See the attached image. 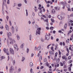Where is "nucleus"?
Listing matches in <instances>:
<instances>
[{"label": "nucleus", "instance_id": "f257e3e1", "mask_svg": "<svg viewBox=\"0 0 73 73\" xmlns=\"http://www.w3.org/2000/svg\"><path fill=\"white\" fill-rule=\"evenodd\" d=\"M41 28L39 27L37 29V30L36 31V35H40V31H41Z\"/></svg>", "mask_w": 73, "mask_h": 73}, {"label": "nucleus", "instance_id": "f03ea898", "mask_svg": "<svg viewBox=\"0 0 73 73\" xmlns=\"http://www.w3.org/2000/svg\"><path fill=\"white\" fill-rule=\"evenodd\" d=\"M14 67L13 66H11L9 68V73H13V71L14 70Z\"/></svg>", "mask_w": 73, "mask_h": 73}, {"label": "nucleus", "instance_id": "7ed1b4c3", "mask_svg": "<svg viewBox=\"0 0 73 73\" xmlns=\"http://www.w3.org/2000/svg\"><path fill=\"white\" fill-rule=\"evenodd\" d=\"M9 50L11 54H14V50L12 48H9Z\"/></svg>", "mask_w": 73, "mask_h": 73}, {"label": "nucleus", "instance_id": "20e7f679", "mask_svg": "<svg viewBox=\"0 0 73 73\" xmlns=\"http://www.w3.org/2000/svg\"><path fill=\"white\" fill-rule=\"evenodd\" d=\"M13 42H16V41L14 40H13L12 38H11L10 40V44H13Z\"/></svg>", "mask_w": 73, "mask_h": 73}, {"label": "nucleus", "instance_id": "39448f33", "mask_svg": "<svg viewBox=\"0 0 73 73\" xmlns=\"http://www.w3.org/2000/svg\"><path fill=\"white\" fill-rule=\"evenodd\" d=\"M50 38V37L49 35H46L45 36V40H49Z\"/></svg>", "mask_w": 73, "mask_h": 73}, {"label": "nucleus", "instance_id": "423d86ee", "mask_svg": "<svg viewBox=\"0 0 73 73\" xmlns=\"http://www.w3.org/2000/svg\"><path fill=\"white\" fill-rule=\"evenodd\" d=\"M58 19L60 20H61L62 19V16H61V15H58Z\"/></svg>", "mask_w": 73, "mask_h": 73}, {"label": "nucleus", "instance_id": "0eeeda50", "mask_svg": "<svg viewBox=\"0 0 73 73\" xmlns=\"http://www.w3.org/2000/svg\"><path fill=\"white\" fill-rule=\"evenodd\" d=\"M11 30L12 32V33H14L15 32V28L13 27V26H12L11 27Z\"/></svg>", "mask_w": 73, "mask_h": 73}, {"label": "nucleus", "instance_id": "6e6552de", "mask_svg": "<svg viewBox=\"0 0 73 73\" xmlns=\"http://www.w3.org/2000/svg\"><path fill=\"white\" fill-rule=\"evenodd\" d=\"M62 58L64 60H65V61H67V57L66 56H62Z\"/></svg>", "mask_w": 73, "mask_h": 73}, {"label": "nucleus", "instance_id": "1a4fd4ad", "mask_svg": "<svg viewBox=\"0 0 73 73\" xmlns=\"http://www.w3.org/2000/svg\"><path fill=\"white\" fill-rule=\"evenodd\" d=\"M49 52L50 53V56H52V55H54V53L52 52V51H50Z\"/></svg>", "mask_w": 73, "mask_h": 73}, {"label": "nucleus", "instance_id": "9d476101", "mask_svg": "<svg viewBox=\"0 0 73 73\" xmlns=\"http://www.w3.org/2000/svg\"><path fill=\"white\" fill-rule=\"evenodd\" d=\"M29 66L30 67H33V64L32 62H30L29 64Z\"/></svg>", "mask_w": 73, "mask_h": 73}, {"label": "nucleus", "instance_id": "9b49d317", "mask_svg": "<svg viewBox=\"0 0 73 73\" xmlns=\"http://www.w3.org/2000/svg\"><path fill=\"white\" fill-rule=\"evenodd\" d=\"M24 45H25L24 43H23L21 45L20 47V48H21V49H23V47H24Z\"/></svg>", "mask_w": 73, "mask_h": 73}, {"label": "nucleus", "instance_id": "f8f14e48", "mask_svg": "<svg viewBox=\"0 0 73 73\" xmlns=\"http://www.w3.org/2000/svg\"><path fill=\"white\" fill-rule=\"evenodd\" d=\"M56 10H57V11H58V10H60V8L59 7H55L54 8Z\"/></svg>", "mask_w": 73, "mask_h": 73}, {"label": "nucleus", "instance_id": "ddd939ff", "mask_svg": "<svg viewBox=\"0 0 73 73\" xmlns=\"http://www.w3.org/2000/svg\"><path fill=\"white\" fill-rule=\"evenodd\" d=\"M8 48L6 49V48H4L3 49V51L5 53H6V52H7L8 51Z\"/></svg>", "mask_w": 73, "mask_h": 73}, {"label": "nucleus", "instance_id": "4468645a", "mask_svg": "<svg viewBox=\"0 0 73 73\" xmlns=\"http://www.w3.org/2000/svg\"><path fill=\"white\" fill-rule=\"evenodd\" d=\"M5 28H6V29L7 31H9V27H8V26L7 25H6Z\"/></svg>", "mask_w": 73, "mask_h": 73}, {"label": "nucleus", "instance_id": "2eb2a0df", "mask_svg": "<svg viewBox=\"0 0 73 73\" xmlns=\"http://www.w3.org/2000/svg\"><path fill=\"white\" fill-rule=\"evenodd\" d=\"M17 39V40H20V36L18 35H17L16 36Z\"/></svg>", "mask_w": 73, "mask_h": 73}, {"label": "nucleus", "instance_id": "dca6fc26", "mask_svg": "<svg viewBox=\"0 0 73 73\" xmlns=\"http://www.w3.org/2000/svg\"><path fill=\"white\" fill-rule=\"evenodd\" d=\"M7 35L8 37L11 36H12V34H11V32H9V33L7 34Z\"/></svg>", "mask_w": 73, "mask_h": 73}, {"label": "nucleus", "instance_id": "f3484780", "mask_svg": "<svg viewBox=\"0 0 73 73\" xmlns=\"http://www.w3.org/2000/svg\"><path fill=\"white\" fill-rule=\"evenodd\" d=\"M22 5V4H21V3H19L17 5L18 7H21Z\"/></svg>", "mask_w": 73, "mask_h": 73}, {"label": "nucleus", "instance_id": "a211bd4d", "mask_svg": "<svg viewBox=\"0 0 73 73\" xmlns=\"http://www.w3.org/2000/svg\"><path fill=\"white\" fill-rule=\"evenodd\" d=\"M14 47L15 49H17V45L16 44H14Z\"/></svg>", "mask_w": 73, "mask_h": 73}, {"label": "nucleus", "instance_id": "6ab92c4d", "mask_svg": "<svg viewBox=\"0 0 73 73\" xmlns=\"http://www.w3.org/2000/svg\"><path fill=\"white\" fill-rule=\"evenodd\" d=\"M51 12H52V13H55V10L54 9L52 10Z\"/></svg>", "mask_w": 73, "mask_h": 73}, {"label": "nucleus", "instance_id": "aec40b11", "mask_svg": "<svg viewBox=\"0 0 73 73\" xmlns=\"http://www.w3.org/2000/svg\"><path fill=\"white\" fill-rule=\"evenodd\" d=\"M26 16H28V10H27V9L26 10Z\"/></svg>", "mask_w": 73, "mask_h": 73}, {"label": "nucleus", "instance_id": "412c9836", "mask_svg": "<svg viewBox=\"0 0 73 73\" xmlns=\"http://www.w3.org/2000/svg\"><path fill=\"white\" fill-rule=\"evenodd\" d=\"M38 15L39 16H42V13L39 12L38 13Z\"/></svg>", "mask_w": 73, "mask_h": 73}, {"label": "nucleus", "instance_id": "4be33fe9", "mask_svg": "<svg viewBox=\"0 0 73 73\" xmlns=\"http://www.w3.org/2000/svg\"><path fill=\"white\" fill-rule=\"evenodd\" d=\"M38 9L40 10V12L41 13V12H42V10H41V8L38 7Z\"/></svg>", "mask_w": 73, "mask_h": 73}, {"label": "nucleus", "instance_id": "5701e85b", "mask_svg": "<svg viewBox=\"0 0 73 73\" xmlns=\"http://www.w3.org/2000/svg\"><path fill=\"white\" fill-rule=\"evenodd\" d=\"M15 29L16 32H17L18 31V27H17V26L15 27Z\"/></svg>", "mask_w": 73, "mask_h": 73}, {"label": "nucleus", "instance_id": "b1692460", "mask_svg": "<svg viewBox=\"0 0 73 73\" xmlns=\"http://www.w3.org/2000/svg\"><path fill=\"white\" fill-rule=\"evenodd\" d=\"M25 60V58L24 57H23L21 61L23 62Z\"/></svg>", "mask_w": 73, "mask_h": 73}, {"label": "nucleus", "instance_id": "393cba45", "mask_svg": "<svg viewBox=\"0 0 73 73\" xmlns=\"http://www.w3.org/2000/svg\"><path fill=\"white\" fill-rule=\"evenodd\" d=\"M21 72V68H19L18 70V73H20Z\"/></svg>", "mask_w": 73, "mask_h": 73}, {"label": "nucleus", "instance_id": "a878e982", "mask_svg": "<svg viewBox=\"0 0 73 73\" xmlns=\"http://www.w3.org/2000/svg\"><path fill=\"white\" fill-rule=\"evenodd\" d=\"M51 22L52 23H54V19H51Z\"/></svg>", "mask_w": 73, "mask_h": 73}, {"label": "nucleus", "instance_id": "bb28decb", "mask_svg": "<svg viewBox=\"0 0 73 73\" xmlns=\"http://www.w3.org/2000/svg\"><path fill=\"white\" fill-rule=\"evenodd\" d=\"M6 53L7 55H9V54H10V53H9V52L7 51V52Z\"/></svg>", "mask_w": 73, "mask_h": 73}, {"label": "nucleus", "instance_id": "cd10ccee", "mask_svg": "<svg viewBox=\"0 0 73 73\" xmlns=\"http://www.w3.org/2000/svg\"><path fill=\"white\" fill-rule=\"evenodd\" d=\"M49 68H50V69H49V70L50 71H52V66H50L49 67Z\"/></svg>", "mask_w": 73, "mask_h": 73}, {"label": "nucleus", "instance_id": "c85d7f7f", "mask_svg": "<svg viewBox=\"0 0 73 73\" xmlns=\"http://www.w3.org/2000/svg\"><path fill=\"white\" fill-rule=\"evenodd\" d=\"M41 46H39L37 50H40V49H41Z\"/></svg>", "mask_w": 73, "mask_h": 73}, {"label": "nucleus", "instance_id": "c756f323", "mask_svg": "<svg viewBox=\"0 0 73 73\" xmlns=\"http://www.w3.org/2000/svg\"><path fill=\"white\" fill-rule=\"evenodd\" d=\"M51 49L52 50V52H54V50L53 49V47H51Z\"/></svg>", "mask_w": 73, "mask_h": 73}, {"label": "nucleus", "instance_id": "7c9ffc66", "mask_svg": "<svg viewBox=\"0 0 73 73\" xmlns=\"http://www.w3.org/2000/svg\"><path fill=\"white\" fill-rule=\"evenodd\" d=\"M59 61H60V58H59L58 59L56 60V62H57V63H58Z\"/></svg>", "mask_w": 73, "mask_h": 73}, {"label": "nucleus", "instance_id": "2f4dec72", "mask_svg": "<svg viewBox=\"0 0 73 73\" xmlns=\"http://www.w3.org/2000/svg\"><path fill=\"white\" fill-rule=\"evenodd\" d=\"M29 39H30V40H31V38H32V35H30L29 36Z\"/></svg>", "mask_w": 73, "mask_h": 73}, {"label": "nucleus", "instance_id": "473e14b6", "mask_svg": "<svg viewBox=\"0 0 73 73\" xmlns=\"http://www.w3.org/2000/svg\"><path fill=\"white\" fill-rule=\"evenodd\" d=\"M64 28L65 29H66V27H67V24H65L64 25Z\"/></svg>", "mask_w": 73, "mask_h": 73}, {"label": "nucleus", "instance_id": "72a5a7b5", "mask_svg": "<svg viewBox=\"0 0 73 73\" xmlns=\"http://www.w3.org/2000/svg\"><path fill=\"white\" fill-rule=\"evenodd\" d=\"M34 56V54L33 53H32L31 54V57H33V56Z\"/></svg>", "mask_w": 73, "mask_h": 73}, {"label": "nucleus", "instance_id": "f704fd0d", "mask_svg": "<svg viewBox=\"0 0 73 73\" xmlns=\"http://www.w3.org/2000/svg\"><path fill=\"white\" fill-rule=\"evenodd\" d=\"M72 60H70L68 61V63L69 64H70V63H72Z\"/></svg>", "mask_w": 73, "mask_h": 73}, {"label": "nucleus", "instance_id": "c9c22d12", "mask_svg": "<svg viewBox=\"0 0 73 73\" xmlns=\"http://www.w3.org/2000/svg\"><path fill=\"white\" fill-rule=\"evenodd\" d=\"M41 40L42 42H44V39H43V38H41Z\"/></svg>", "mask_w": 73, "mask_h": 73}, {"label": "nucleus", "instance_id": "e433bc0d", "mask_svg": "<svg viewBox=\"0 0 73 73\" xmlns=\"http://www.w3.org/2000/svg\"><path fill=\"white\" fill-rule=\"evenodd\" d=\"M29 50V48H27V53H28Z\"/></svg>", "mask_w": 73, "mask_h": 73}, {"label": "nucleus", "instance_id": "4c0bfd02", "mask_svg": "<svg viewBox=\"0 0 73 73\" xmlns=\"http://www.w3.org/2000/svg\"><path fill=\"white\" fill-rule=\"evenodd\" d=\"M13 65H15V60H14L13 61Z\"/></svg>", "mask_w": 73, "mask_h": 73}, {"label": "nucleus", "instance_id": "58836bf2", "mask_svg": "<svg viewBox=\"0 0 73 73\" xmlns=\"http://www.w3.org/2000/svg\"><path fill=\"white\" fill-rule=\"evenodd\" d=\"M60 65H61V66H63L64 64H63V63H62L60 62Z\"/></svg>", "mask_w": 73, "mask_h": 73}, {"label": "nucleus", "instance_id": "ea45409f", "mask_svg": "<svg viewBox=\"0 0 73 73\" xmlns=\"http://www.w3.org/2000/svg\"><path fill=\"white\" fill-rule=\"evenodd\" d=\"M44 21L45 22L46 21V22L47 23H48V19H47L46 20H44Z\"/></svg>", "mask_w": 73, "mask_h": 73}, {"label": "nucleus", "instance_id": "a19ab883", "mask_svg": "<svg viewBox=\"0 0 73 73\" xmlns=\"http://www.w3.org/2000/svg\"><path fill=\"white\" fill-rule=\"evenodd\" d=\"M58 54V53L57 52H56L55 54V57H57V54Z\"/></svg>", "mask_w": 73, "mask_h": 73}, {"label": "nucleus", "instance_id": "79ce46f5", "mask_svg": "<svg viewBox=\"0 0 73 73\" xmlns=\"http://www.w3.org/2000/svg\"><path fill=\"white\" fill-rule=\"evenodd\" d=\"M68 11H70V12L72 11V10H71V9H70L69 8H68Z\"/></svg>", "mask_w": 73, "mask_h": 73}, {"label": "nucleus", "instance_id": "37998d69", "mask_svg": "<svg viewBox=\"0 0 73 73\" xmlns=\"http://www.w3.org/2000/svg\"><path fill=\"white\" fill-rule=\"evenodd\" d=\"M7 4H9V0H7Z\"/></svg>", "mask_w": 73, "mask_h": 73}, {"label": "nucleus", "instance_id": "c03bdc74", "mask_svg": "<svg viewBox=\"0 0 73 73\" xmlns=\"http://www.w3.org/2000/svg\"><path fill=\"white\" fill-rule=\"evenodd\" d=\"M42 60V56H40L39 58V61H41Z\"/></svg>", "mask_w": 73, "mask_h": 73}, {"label": "nucleus", "instance_id": "a18cd8bd", "mask_svg": "<svg viewBox=\"0 0 73 73\" xmlns=\"http://www.w3.org/2000/svg\"><path fill=\"white\" fill-rule=\"evenodd\" d=\"M17 4L16 3H14V5L13 6V7H15V6H16Z\"/></svg>", "mask_w": 73, "mask_h": 73}, {"label": "nucleus", "instance_id": "49530a36", "mask_svg": "<svg viewBox=\"0 0 73 73\" xmlns=\"http://www.w3.org/2000/svg\"><path fill=\"white\" fill-rule=\"evenodd\" d=\"M1 58H2V59H4L5 58V56H2L1 57Z\"/></svg>", "mask_w": 73, "mask_h": 73}, {"label": "nucleus", "instance_id": "de8ad7c7", "mask_svg": "<svg viewBox=\"0 0 73 73\" xmlns=\"http://www.w3.org/2000/svg\"><path fill=\"white\" fill-rule=\"evenodd\" d=\"M68 70L69 71H71V67H69L68 68Z\"/></svg>", "mask_w": 73, "mask_h": 73}, {"label": "nucleus", "instance_id": "09e8293b", "mask_svg": "<svg viewBox=\"0 0 73 73\" xmlns=\"http://www.w3.org/2000/svg\"><path fill=\"white\" fill-rule=\"evenodd\" d=\"M54 27H50V29H53V28Z\"/></svg>", "mask_w": 73, "mask_h": 73}, {"label": "nucleus", "instance_id": "8fccbe9b", "mask_svg": "<svg viewBox=\"0 0 73 73\" xmlns=\"http://www.w3.org/2000/svg\"><path fill=\"white\" fill-rule=\"evenodd\" d=\"M68 60H70L71 59V56H69L68 57Z\"/></svg>", "mask_w": 73, "mask_h": 73}, {"label": "nucleus", "instance_id": "3c124183", "mask_svg": "<svg viewBox=\"0 0 73 73\" xmlns=\"http://www.w3.org/2000/svg\"><path fill=\"white\" fill-rule=\"evenodd\" d=\"M69 5H66V7L67 8H69Z\"/></svg>", "mask_w": 73, "mask_h": 73}, {"label": "nucleus", "instance_id": "603ef678", "mask_svg": "<svg viewBox=\"0 0 73 73\" xmlns=\"http://www.w3.org/2000/svg\"><path fill=\"white\" fill-rule=\"evenodd\" d=\"M33 72V69H32V68H31L30 69V73Z\"/></svg>", "mask_w": 73, "mask_h": 73}, {"label": "nucleus", "instance_id": "864d4df0", "mask_svg": "<svg viewBox=\"0 0 73 73\" xmlns=\"http://www.w3.org/2000/svg\"><path fill=\"white\" fill-rule=\"evenodd\" d=\"M24 1L25 4H27V0H24Z\"/></svg>", "mask_w": 73, "mask_h": 73}, {"label": "nucleus", "instance_id": "5fc2aeb1", "mask_svg": "<svg viewBox=\"0 0 73 73\" xmlns=\"http://www.w3.org/2000/svg\"><path fill=\"white\" fill-rule=\"evenodd\" d=\"M32 15L33 16H35V13H34L33 12H32Z\"/></svg>", "mask_w": 73, "mask_h": 73}, {"label": "nucleus", "instance_id": "6e6d98bb", "mask_svg": "<svg viewBox=\"0 0 73 73\" xmlns=\"http://www.w3.org/2000/svg\"><path fill=\"white\" fill-rule=\"evenodd\" d=\"M28 23L29 24H31V21H29Z\"/></svg>", "mask_w": 73, "mask_h": 73}, {"label": "nucleus", "instance_id": "4d7b16f0", "mask_svg": "<svg viewBox=\"0 0 73 73\" xmlns=\"http://www.w3.org/2000/svg\"><path fill=\"white\" fill-rule=\"evenodd\" d=\"M58 51H59V55H61V52H60V50H58Z\"/></svg>", "mask_w": 73, "mask_h": 73}, {"label": "nucleus", "instance_id": "13d9d810", "mask_svg": "<svg viewBox=\"0 0 73 73\" xmlns=\"http://www.w3.org/2000/svg\"><path fill=\"white\" fill-rule=\"evenodd\" d=\"M54 60H55V61H56V60H57V58L56 57H54Z\"/></svg>", "mask_w": 73, "mask_h": 73}, {"label": "nucleus", "instance_id": "bf43d9fd", "mask_svg": "<svg viewBox=\"0 0 73 73\" xmlns=\"http://www.w3.org/2000/svg\"><path fill=\"white\" fill-rule=\"evenodd\" d=\"M50 45H51V44H50L49 45H48V46L47 48V49H49V46H50Z\"/></svg>", "mask_w": 73, "mask_h": 73}, {"label": "nucleus", "instance_id": "052dcab7", "mask_svg": "<svg viewBox=\"0 0 73 73\" xmlns=\"http://www.w3.org/2000/svg\"><path fill=\"white\" fill-rule=\"evenodd\" d=\"M69 50H72V48H71V47H70L69 48Z\"/></svg>", "mask_w": 73, "mask_h": 73}, {"label": "nucleus", "instance_id": "680f3d73", "mask_svg": "<svg viewBox=\"0 0 73 73\" xmlns=\"http://www.w3.org/2000/svg\"><path fill=\"white\" fill-rule=\"evenodd\" d=\"M9 24H10V25L11 26L12 24H11V21H9Z\"/></svg>", "mask_w": 73, "mask_h": 73}, {"label": "nucleus", "instance_id": "e2e57ef3", "mask_svg": "<svg viewBox=\"0 0 73 73\" xmlns=\"http://www.w3.org/2000/svg\"><path fill=\"white\" fill-rule=\"evenodd\" d=\"M66 50H67V52H68V53H69V49H68V48H66Z\"/></svg>", "mask_w": 73, "mask_h": 73}, {"label": "nucleus", "instance_id": "0e129e2a", "mask_svg": "<svg viewBox=\"0 0 73 73\" xmlns=\"http://www.w3.org/2000/svg\"><path fill=\"white\" fill-rule=\"evenodd\" d=\"M60 45L61 46L62 45V42H60Z\"/></svg>", "mask_w": 73, "mask_h": 73}, {"label": "nucleus", "instance_id": "69168bd1", "mask_svg": "<svg viewBox=\"0 0 73 73\" xmlns=\"http://www.w3.org/2000/svg\"><path fill=\"white\" fill-rule=\"evenodd\" d=\"M44 62H46V59L45 58L44 59Z\"/></svg>", "mask_w": 73, "mask_h": 73}, {"label": "nucleus", "instance_id": "338daca9", "mask_svg": "<svg viewBox=\"0 0 73 73\" xmlns=\"http://www.w3.org/2000/svg\"><path fill=\"white\" fill-rule=\"evenodd\" d=\"M37 49V47H35V50H36Z\"/></svg>", "mask_w": 73, "mask_h": 73}, {"label": "nucleus", "instance_id": "774afa93", "mask_svg": "<svg viewBox=\"0 0 73 73\" xmlns=\"http://www.w3.org/2000/svg\"><path fill=\"white\" fill-rule=\"evenodd\" d=\"M34 9L35 12H37V9Z\"/></svg>", "mask_w": 73, "mask_h": 73}]
</instances>
